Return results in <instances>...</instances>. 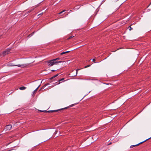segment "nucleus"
<instances>
[{
  "label": "nucleus",
  "mask_w": 151,
  "mask_h": 151,
  "mask_svg": "<svg viewBox=\"0 0 151 151\" xmlns=\"http://www.w3.org/2000/svg\"><path fill=\"white\" fill-rule=\"evenodd\" d=\"M1 135V134H0V135Z\"/></svg>",
  "instance_id": "2f4dec72"
},
{
  "label": "nucleus",
  "mask_w": 151,
  "mask_h": 151,
  "mask_svg": "<svg viewBox=\"0 0 151 151\" xmlns=\"http://www.w3.org/2000/svg\"><path fill=\"white\" fill-rule=\"evenodd\" d=\"M39 86H38V87L34 91V93H35L37 91V89H38V88H39Z\"/></svg>",
  "instance_id": "9d476101"
},
{
  "label": "nucleus",
  "mask_w": 151,
  "mask_h": 151,
  "mask_svg": "<svg viewBox=\"0 0 151 151\" xmlns=\"http://www.w3.org/2000/svg\"><path fill=\"white\" fill-rule=\"evenodd\" d=\"M58 132V131H56L55 132Z\"/></svg>",
  "instance_id": "cd10ccee"
},
{
  "label": "nucleus",
  "mask_w": 151,
  "mask_h": 151,
  "mask_svg": "<svg viewBox=\"0 0 151 151\" xmlns=\"http://www.w3.org/2000/svg\"><path fill=\"white\" fill-rule=\"evenodd\" d=\"M80 69H77L76 70V74L75 75H74V76H76L78 73V71L80 70Z\"/></svg>",
  "instance_id": "1a4fd4ad"
},
{
  "label": "nucleus",
  "mask_w": 151,
  "mask_h": 151,
  "mask_svg": "<svg viewBox=\"0 0 151 151\" xmlns=\"http://www.w3.org/2000/svg\"><path fill=\"white\" fill-rule=\"evenodd\" d=\"M90 65H87V66H85L84 68H85L88 67H89Z\"/></svg>",
  "instance_id": "2eb2a0df"
},
{
  "label": "nucleus",
  "mask_w": 151,
  "mask_h": 151,
  "mask_svg": "<svg viewBox=\"0 0 151 151\" xmlns=\"http://www.w3.org/2000/svg\"><path fill=\"white\" fill-rule=\"evenodd\" d=\"M143 142H142L137 144V145H131L130 147L131 148H133V147H135V146H138V145H139V144H142V143H143Z\"/></svg>",
  "instance_id": "39448f33"
},
{
  "label": "nucleus",
  "mask_w": 151,
  "mask_h": 151,
  "mask_svg": "<svg viewBox=\"0 0 151 151\" xmlns=\"http://www.w3.org/2000/svg\"><path fill=\"white\" fill-rule=\"evenodd\" d=\"M2 55L0 54V56H1Z\"/></svg>",
  "instance_id": "bb28decb"
},
{
  "label": "nucleus",
  "mask_w": 151,
  "mask_h": 151,
  "mask_svg": "<svg viewBox=\"0 0 151 151\" xmlns=\"http://www.w3.org/2000/svg\"><path fill=\"white\" fill-rule=\"evenodd\" d=\"M52 71H54V70H52Z\"/></svg>",
  "instance_id": "c756f323"
},
{
  "label": "nucleus",
  "mask_w": 151,
  "mask_h": 151,
  "mask_svg": "<svg viewBox=\"0 0 151 151\" xmlns=\"http://www.w3.org/2000/svg\"><path fill=\"white\" fill-rule=\"evenodd\" d=\"M150 138H151V137Z\"/></svg>",
  "instance_id": "7c9ffc66"
},
{
  "label": "nucleus",
  "mask_w": 151,
  "mask_h": 151,
  "mask_svg": "<svg viewBox=\"0 0 151 151\" xmlns=\"http://www.w3.org/2000/svg\"><path fill=\"white\" fill-rule=\"evenodd\" d=\"M26 88L25 87L22 86L19 88V89L21 90H24L26 89Z\"/></svg>",
  "instance_id": "423d86ee"
},
{
  "label": "nucleus",
  "mask_w": 151,
  "mask_h": 151,
  "mask_svg": "<svg viewBox=\"0 0 151 151\" xmlns=\"http://www.w3.org/2000/svg\"><path fill=\"white\" fill-rule=\"evenodd\" d=\"M60 110V109H58V110H52V111H47V112H56V111H59Z\"/></svg>",
  "instance_id": "0eeeda50"
},
{
  "label": "nucleus",
  "mask_w": 151,
  "mask_h": 151,
  "mask_svg": "<svg viewBox=\"0 0 151 151\" xmlns=\"http://www.w3.org/2000/svg\"><path fill=\"white\" fill-rule=\"evenodd\" d=\"M55 78V77H54V76H53L51 78V79H53V78Z\"/></svg>",
  "instance_id": "6ab92c4d"
},
{
  "label": "nucleus",
  "mask_w": 151,
  "mask_h": 151,
  "mask_svg": "<svg viewBox=\"0 0 151 151\" xmlns=\"http://www.w3.org/2000/svg\"><path fill=\"white\" fill-rule=\"evenodd\" d=\"M60 82H59V83H58V84H60Z\"/></svg>",
  "instance_id": "393cba45"
},
{
  "label": "nucleus",
  "mask_w": 151,
  "mask_h": 151,
  "mask_svg": "<svg viewBox=\"0 0 151 151\" xmlns=\"http://www.w3.org/2000/svg\"><path fill=\"white\" fill-rule=\"evenodd\" d=\"M65 54V52H62L61 53H60V55H63L64 54Z\"/></svg>",
  "instance_id": "dca6fc26"
},
{
  "label": "nucleus",
  "mask_w": 151,
  "mask_h": 151,
  "mask_svg": "<svg viewBox=\"0 0 151 151\" xmlns=\"http://www.w3.org/2000/svg\"><path fill=\"white\" fill-rule=\"evenodd\" d=\"M11 65L12 66H17L18 67H23V68L27 66V65Z\"/></svg>",
  "instance_id": "20e7f679"
},
{
  "label": "nucleus",
  "mask_w": 151,
  "mask_h": 151,
  "mask_svg": "<svg viewBox=\"0 0 151 151\" xmlns=\"http://www.w3.org/2000/svg\"><path fill=\"white\" fill-rule=\"evenodd\" d=\"M95 60L94 59H93V62H95Z\"/></svg>",
  "instance_id": "aec40b11"
},
{
  "label": "nucleus",
  "mask_w": 151,
  "mask_h": 151,
  "mask_svg": "<svg viewBox=\"0 0 151 151\" xmlns=\"http://www.w3.org/2000/svg\"><path fill=\"white\" fill-rule=\"evenodd\" d=\"M47 84H45L44 86H42V88H41V89H40V91L41 89H44V88L45 87Z\"/></svg>",
  "instance_id": "6e6552de"
},
{
  "label": "nucleus",
  "mask_w": 151,
  "mask_h": 151,
  "mask_svg": "<svg viewBox=\"0 0 151 151\" xmlns=\"http://www.w3.org/2000/svg\"><path fill=\"white\" fill-rule=\"evenodd\" d=\"M111 144V143H110L109 144Z\"/></svg>",
  "instance_id": "c85d7f7f"
},
{
  "label": "nucleus",
  "mask_w": 151,
  "mask_h": 151,
  "mask_svg": "<svg viewBox=\"0 0 151 151\" xmlns=\"http://www.w3.org/2000/svg\"><path fill=\"white\" fill-rule=\"evenodd\" d=\"M10 49H7L6 50L3 52L1 55H2L3 56H5L10 53Z\"/></svg>",
  "instance_id": "f03ea898"
},
{
  "label": "nucleus",
  "mask_w": 151,
  "mask_h": 151,
  "mask_svg": "<svg viewBox=\"0 0 151 151\" xmlns=\"http://www.w3.org/2000/svg\"><path fill=\"white\" fill-rule=\"evenodd\" d=\"M74 37V36H70L69 38H68L67 39L69 40V39L71 38H72Z\"/></svg>",
  "instance_id": "9b49d317"
},
{
  "label": "nucleus",
  "mask_w": 151,
  "mask_h": 151,
  "mask_svg": "<svg viewBox=\"0 0 151 151\" xmlns=\"http://www.w3.org/2000/svg\"><path fill=\"white\" fill-rule=\"evenodd\" d=\"M61 62L60 61H55V60L54 59L47 61V63H49L48 65L49 66H52L54 65L57 64V63Z\"/></svg>",
  "instance_id": "f257e3e1"
},
{
  "label": "nucleus",
  "mask_w": 151,
  "mask_h": 151,
  "mask_svg": "<svg viewBox=\"0 0 151 151\" xmlns=\"http://www.w3.org/2000/svg\"><path fill=\"white\" fill-rule=\"evenodd\" d=\"M58 74H57L56 75L54 76V77H56L58 76Z\"/></svg>",
  "instance_id": "f3484780"
},
{
  "label": "nucleus",
  "mask_w": 151,
  "mask_h": 151,
  "mask_svg": "<svg viewBox=\"0 0 151 151\" xmlns=\"http://www.w3.org/2000/svg\"><path fill=\"white\" fill-rule=\"evenodd\" d=\"M65 53H67L66 52H65Z\"/></svg>",
  "instance_id": "a878e982"
},
{
  "label": "nucleus",
  "mask_w": 151,
  "mask_h": 151,
  "mask_svg": "<svg viewBox=\"0 0 151 151\" xmlns=\"http://www.w3.org/2000/svg\"><path fill=\"white\" fill-rule=\"evenodd\" d=\"M42 111V112H45V111Z\"/></svg>",
  "instance_id": "412c9836"
},
{
  "label": "nucleus",
  "mask_w": 151,
  "mask_h": 151,
  "mask_svg": "<svg viewBox=\"0 0 151 151\" xmlns=\"http://www.w3.org/2000/svg\"><path fill=\"white\" fill-rule=\"evenodd\" d=\"M64 80V78H62L60 80H59L58 81H59V82H60V81H63V80Z\"/></svg>",
  "instance_id": "f8f14e48"
},
{
  "label": "nucleus",
  "mask_w": 151,
  "mask_h": 151,
  "mask_svg": "<svg viewBox=\"0 0 151 151\" xmlns=\"http://www.w3.org/2000/svg\"><path fill=\"white\" fill-rule=\"evenodd\" d=\"M12 128V126L11 124H9L7 126H6L5 128L4 129L6 130V131H7V130H10Z\"/></svg>",
  "instance_id": "7ed1b4c3"
},
{
  "label": "nucleus",
  "mask_w": 151,
  "mask_h": 151,
  "mask_svg": "<svg viewBox=\"0 0 151 151\" xmlns=\"http://www.w3.org/2000/svg\"><path fill=\"white\" fill-rule=\"evenodd\" d=\"M129 30H131L132 29V28L130 26L129 27Z\"/></svg>",
  "instance_id": "ddd939ff"
},
{
  "label": "nucleus",
  "mask_w": 151,
  "mask_h": 151,
  "mask_svg": "<svg viewBox=\"0 0 151 151\" xmlns=\"http://www.w3.org/2000/svg\"><path fill=\"white\" fill-rule=\"evenodd\" d=\"M66 11L65 10H63V11H62L63 12H65Z\"/></svg>",
  "instance_id": "5701e85b"
},
{
  "label": "nucleus",
  "mask_w": 151,
  "mask_h": 151,
  "mask_svg": "<svg viewBox=\"0 0 151 151\" xmlns=\"http://www.w3.org/2000/svg\"><path fill=\"white\" fill-rule=\"evenodd\" d=\"M62 13H63V11H62L61 12H60L59 14H61Z\"/></svg>",
  "instance_id": "a211bd4d"
},
{
  "label": "nucleus",
  "mask_w": 151,
  "mask_h": 151,
  "mask_svg": "<svg viewBox=\"0 0 151 151\" xmlns=\"http://www.w3.org/2000/svg\"><path fill=\"white\" fill-rule=\"evenodd\" d=\"M148 139H149V138H148ZM148 139H146V140H145V141H144V142H145L146 141V140H147Z\"/></svg>",
  "instance_id": "b1692460"
},
{
  "label": "nucleus",
  "mask_w": 151,
  "mask_h": 151,
  "mask_svg": "<svg viewBox=\"0 0 151 151\" xmlns=\"http://www.w3.org/2000/svg\"><path fill=\"white\" fill-rule=\"evenodd\" d=\"M60 59V58H57L56 59H54V60H55V61H56V60H59Z\"/></svg>",
  "instance_id": "4468645a"
},
{
  "label": "nucleus",
  "mask_w": 151,
  "mask_h": 151,
  "mask_svg": "<svg viewBox=\"0 0 151 151\" xmlns=\"http://www.w3.org/2000/svg\"><path fill=\"white\" fill-rule=\"evenodd\" d=\"M70 51H66V52L67 53H68Z\"/></svg>",
  "instance_id": "4be33fe9"
}]
</instances>
